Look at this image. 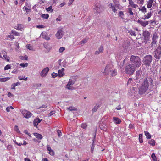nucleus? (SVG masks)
<instances>
[{
	"instance_id": "obj_1",
	"label": "nucleus",
	"mask_w": 161,
	"mask_h": 161,
	"mask_svg": "<svg viewBox=\"0 0 161 161\" xmlns=\"http://www.w3.org/2000/svg\"><path fill=\"white\" fill-rule=\"evenodd\" d=\"M150 82V86L149 88V90L150 91H152L154 89V83L153 80L151 78H150V80H148L147 78H145L143 80V82L142 84V86L145 87L147 89L149 86V82Z\"/></svg>"
},
{
	"instance_id": "obj_2",
	"label": "nucleus",
	"mask_w": 161,
	"mask_h": 161,
	"mask_svg": "<svg viewBox=\"0 0 161 161\" xmlns=\"http://www.w3.org/2000/svg\"><path fill=\"white\" fill-rule=\"evenodd\" d=\"M130 61L136 67H139L141 64V59L138 56L131 55L130 58Z\"/></svg>"
},
{
	"instance_id": "obj_3",
	"label": "nucleus",
	"mask_w": 161,
	"mask_h": 161,
	"mask_svg": "<svg viewBox=\"0 0 161 161\" xmlns=\"http://www.w3.org/2000/svg\"><path fill=\"white\" fill-rule=\"evenodd\" d=\"M136 67L132 64H127L125 67V73L128 75L133 74L136 69Z\"/></svg>"
},
{
	"instance_id": "obj_4",
	"label": "nucleus",
	"mask_w": 161,
	"mask_h": 161,
	"mask_svg": "<svg viewBox=\"0 0 161 161\" xmlns=\"http://www.w3.org/2000/svg\"><path fill=\"white\" fill-rule=\"evenodd\" d=\"M76 81V77L75 76H73L71 77L69 79L68 84L65 86V88L66 89L69 90H72L73 89V87L71 86L74 85Z\"/></svg>"
},
{
	"instance_id": "obj_5",
	"label": "nucleus",
	"mask_w": 161,
	"mask_h": 161,
	"mask_svg": "<svg viewBox=\"0 0 161 161\" xmlns=\"http://www.w3.org/2000/svg\"><path fill=\"white\" fill-rule=\"evenodd\" d=\"M153 60L152 56L149 55L145 56L143 60V64L146 66L149 67Z\"/></svg>"
},
{
	"instance_id": "obj_6",
	"label": "nucleus",
	"mask_w": 161,
	"mask_h": 161,
	"mask_svg": "<svg viewBox=\"0 0 161 161\" xmlns=\"http://www.w3.org/2000/svg\"><path fill=\"white\" fill-rule=\"evenodd\" d=\"M154 57L158 61L161 58V47L159 45L153 52Z\"/></svg>"
},
{
	"instance_id": "obj_7",
	"label": "nucleus",
	"mask_w": 161,
	"mask_h": 161,
	"mask_svg": "<svg viewBox=\"0 0 161 161\" xmlns=\"http://www.w3.org/2000/svg\"><path fill=\"white\" fill-rule=\"evenodd\" d=\"M158 37L157 33L156 32H155L153 35L152 38V41L151 43V47H155L157 41V39Z\"/></svg>"
},
{
	"instance_id": "obj_8",
	"label": "nucleus",
	"mask_w": 161,
	"mask_h": 161,
	"mask_svg": "<svg viewBox=\"0 0 161 161\" xmlns=\"http://www.w3.org/2000/svg\"><path fill=\"white\" fill-rule=\"evenodd\" d=\"M150 35V33L148 31L146 30L143 31L142 36H143L144 41L146 43H147L149 40Z\"/></svg>"
},
{
	"instance_id": "obj_9",
	"label": "nucleus",
	"mask_w": 161,
	"mask_h": 161,
	"mask_svg": "<svg viewBox=\"0 0 161 161\" xmlns=\"http://www.w3.org/2000/svg\"><path fill=\"white\" fill-rule=\"evenodd\" d=\"M103 8L100 4L97 3L95 5L94 12L97 14H100V13L103 11Z\"/></svg>"
},
{
	"instance_id": "obj_10",
	"label": "nucleus",
	"mask_w": 161,
	"mask_h": 161,
	"mask_svg": "<svg viewBox=\"0 0 161 161\" xmlns=\"http://www.w3.org/2000/svg\"><path fill=\"white\" fill-rule=\"evenodd\" d=\"M58 31L55 34V36L57 39H60L64 35V31L62 29L59 28L58 29Z\"/></svg>"
},
{
	"instance_id": "obj_11",
	"label": "nucleus",
	"mask_w": 161,
	"mask_h": 161,
	"mask_svg": "<svg viewBox=\"0 0 161 161\" xmlns=\"http://www.w3.org/2000/svg\"><path fill=\"white\" fill-rule=\"evenodd\" d=\"M21 113L24 117L27 119H28L31 117L32 114L29 111L25 109L21 110Z\"/></svg>"
},
{
	"instance_id": "obj_12",
	"label": "nucleus",
	"mask_w": 161,
	"mask_h": 161,
	"mask_svg": "<svg viewBox=\"0 0 161 161\" xmlns=\"http://www.w3.org/2000/svg\"><path fill=\"white\" fill-rule=\"evenodd\" d=\"M49 70V69L48 67L44 68L40 73L41 76L42 77H45L47 75Z\"/></svg>"
},
{
	"instance_id": "obj_13",
	"label": "nucleus",
	"mask_w": 161,
	"mask_h": 161,
	"mask_svg": "<svg viewBox=\"0 0 161 161\" xmlns=\"http://www.w3.org/2000/svg\"><path fill=\"white\" fill-rule=\"evenodd\" d=\"M111 65L110 64L107 65L106 66L104 70V74L105 75H108L109 74V72H110Z\"/></svg>"
},
{
	"instance_id": "obj_14",
	"label": "nucleus",
	"mask_w": 161,
	"mask_h": 161,
	"mask_svg": "<svg viewBox=\"0 0 161 161\" xmlns=\"http://www.w3.org/2000/svg\"><path fill=\"white\" fill-rule=\"evenodd\" d=\"M147 89H148L145 87L141 85L139 88V94L140 95L144 94Z\"/></svg>"
},
{
	"instance_id": "obj_15",
	"label": "nucleus",
	"mask_w": 161,
	"mask_h": 161,
	"mask_svg": "<svg viewBox=\"0 0 161 161\" xmlns=\"http://www.w3.org/2000/svg\"><path fill=\"white\" fill-rule=\"evenodd\" d=\"M137 22L143 27H146L149 24L148 22L147 21H142L138 19Z\"/></svg>"
},
{
	"instance_id": "obj_16",
	"label": "nucleus",
	"mask_w": 161,
	"mask_h": 161,
	"mask_svg": "<svg viewBox=\"0 0 161 161\" xmlns=\"http://www.w3.org/2000/svg\"><path fill=\"white\" fill-rule=\"evenodd\" d=\"M98 50L96 51L95 52V54L96 55L99 54L103 53V46H101L98 48Z\"/></svg>"
},
{
	"instance_id": "obj_17",
	"label": "nucleus",
	"mask_w": 161,
	"mask_h": 161,
	"mask_svg": "<svg viewBox=\"0 0 161 161\" xmlns=\"http://www.w3.org/2000/svg\"><path fill=\"white\" fill-rule=\"evenodd\" d=\"M41 36H42V37L47 40H48L50 39V37L47 35V34L45 32H42Z\"/></svg>"
},
{
	"instance_id": "obj_18",
	"label": "nucleus",
	"mask_w": 161,
	"mask_h": 161,
	"mask_svg": "<svg viewBox=\"0 0 161 161\" xmlns=\"http://www.w3.org/2000/svg\"><path fill=\"white\" fill-rule=\"evenodd\" d=\"M113 119V122L116 124H119L121 122V120L117 117H114Z\"/></svg>"
},
{
	"instance_id": "obj_19",
	"label": "nucleus",
	"mask_w": 161,
	"mask_h": 161,
	"mask_svg": "<svg viewBox=\"0 0 161 161\" xmlns=\"http://www.w3.org/2000/svg\"><path fill=\"white\" fill-rule=\"evenodd\" d=\"M129 5H130L131 7L133 8H136L138 6V5L134 4V2L132 1V0H130V1L129 2Z\"/></svg>"
},
{
	"instance_id": "obj_20",
	"label": "nucleus",
	"mask_w": 161,
	"mask_h": 161,
	"mask_svg": "<svg viewBox=\"0 0 161 161\" xmlns=\"http://www.w3.org/2000/svg\"><path fill=\"white\" fill-rule=\"evenodd\" d=\"M41 120L42 119H40L39 118H37L35 119L33 121L34 126L35 127L36 126L38 123H39Z\"/></svg>"
},
{
	"instance_id": "obj_21",
	"label": "nucleus",
	"mask_w": 161,
	"mask_h": 161,
	"mask_svg": "<svg viewBox=\"0 0 161 161\" xmlns=\"http://www.w3.org/2000/svg\"><path fill=\"white\" fill-rule=\"evenodd\" d=\"M64 69L63 68L61 69L58 70V74L59 77H61L63 75H64Z\"/></svg>"
},
{
	"instance_id": "obj_22",
	"label": "nucleus",
	"mask_w": 161,
	"mask_h": 161,
	"mask_svg": "<svg viewBox=\"0 0 161 161\" xmlns=\"http://www.w3.org/2000/svg\"><path fill=\"white\" fill-rule=\"evenodd\" d=\"M154 0H149L147 3V7L148 8H150L152 6Z\"/></svg>"
},
{
	"instance_id": "obj_23",
	"label": "nucleus",
	"mask_w": 161,
	"mask_h": 161,
	"mask_svg": "<svg viewBox=\"0 0 161 161\" xmlns=\"http://www.w3.org/2000/svg\"><path fill=\"white\" fill-rule=\"evenodd\" d=\"M20 84V83L19 82L12 84L11 85V89L14 90L15 89V87L18 85H19Z\"/></svg>"
},
{
	"instance_id": "obj_24",
	"label": "nucleus",
	"mask_w": 161,
	"mask_h": 161,
	"mask_svg": "<svg viewBox=\"0 0 161 161\" xmlns=\"http://www.w3.org/2000/svg\"><path fill=\"white\" fill-rule=\"evenodd\" d=\"M34 135L38 139H41L42 138V135L39 134L35 133L34 134Z\"/></svg>"
},
{
	"instance_id": "obj_25",
	"label": "nucleus",
	"mask_w": 161,
	"mask_h": 161,
	"mask_svg": "<svg viewBox=\"0 0 161 161\" xmlns=\"http://www.w3.org/2000/svg\"><path fill=\"white\" fill-rule=\"evenodd\" d=\"M148 143L149 144H150L152 146H154L155 145L156 142L154 140L152 139L149 141Z\"/></svg>"
},
{
	"instance_id": "obj_26",
	"label": "nucleus",
	"mask_w": 161,
	"mask_h": 161,
	"mask_svg": "<svg viewBox=\"0 0 161 161\" xmlns=\"http://www.w3.org/2000/svg\"><path fill=\"white\" fill-rule=\"evenodd\" d=\"M10 79V77H6L4 78H0V81L2 82H4L7 81Z\"/></svg>"
},
{
	"instance_id": "obj_27",
	"label": "nucleus",
	"mask_w": 161,
	"mask_h": 161,
	"mask_svg": "<svg viewBox=\"0 0 161 161\" xmlns=\"http://www.w3.org/2000/svg\"><path fill=\"white\" fill-rule=\"evenodd\" d=\"M111 75L112 76H114L116 75L117 74V71L115 70L110 71Z\"/></svg>"
},
{
	"instance_id": "obj_28",
	"label": "nucleus",
	"mask_w": 161,
	"mask_h": 161,
	"mask_svg": "<svg viewBox=\"0 0 161 161\" xmlns=\"http://www.w3.org/2000/svg\"><path fill=\"white\" fill-rule=\"evenodd\" d=\"M11 33L14 34V35L16 36H19L20 35V34L19 33H18L16 32L14 30H12L11 31Z\"/></svg>"
},
{
	"instance_id": "obj_29",
	"label": "nucleus",
	"mask_w": 161,
	"mask_h": 161,
	"mask_svg": "<svg viewBox=\"0 0 161 161\" xmlns=\"http://www.w3.org/2000/svg\"><path fill=\"white\" fill-rule=\"evenodd\" d=\"M99 107V105L98 104H96L92 110V112L93 113L95 112L98 108Z\"/></svg>"
},
{
	"instance_id": "obj_30",
	"label": "nucleus",
	"mask_w": 161,
	"mask_h": 161,
	"mask_svg": "<svg viewBox=\"0 0 161 161\" xmlns=\"http://www.w3.org/2000/svg\"><path fill=\"white\" fill-rule=\"evenodd\" d=\"M128 32L131 36H136V33L135 31L132 30L128 31Z\"/></svg>"
},
{
	"instance_id": "obj_31",
	"label": "nucleus",
	"mask_w": 161,
	"mask_h": 161,
	"mask_svg": "<svg viewBox=\"0 0 161 161\" xmlns=\"http://www.w3.org/2000/svg\"><path fill=\"white\" fill-rule=\"evenodd\" d=\"M119 15L121 19H124V14L123 11H119Z\"/></svg>"
},
{
	"instance_id": "obj_32",
	"label": "nucleus",
	"mask_w": 161,
	"mask_h": 161,
	"mask_svg": "<svg viewBox=\"0 0 161 161\" xmlns=\"http://www.w3.org/2000/svg\"><path fill=\"white\" fill-rule=\"evenodd\" d=\"M88 40V38H85L83 39L80 42V44L82 45V44H84L87 42V41Z\"/></svg>"
},
{
	"instance_id": "obj_33",
	"label": "nucleus",
	"mask_w": 161,
	"mask_h": 161,
	"mask_svg": "<svg viewBox=\"0 0 161 161\" xmlns=\"http://www.w3.org/2000/svg\"><path fill=\"white\" fill-rule=\"evenodd\" d=\"M127 12L130 15H132L134 14V13L132 12V9L131 8H128Z\"/></svg>"
},
{
	"instance_id": "obj_34",
	"label": "nucleus",
	"mask_w": 161,
	"mask_h": 161,
	"mask_svg": "<svg viewBox=\"0 0 161 161\" xmlns=\"http://www.w3.org/2000/svg\"><path fill=\"white\" fill-rule=\"evenodd\" d=\"M145 134L147 139H150L151 137V136L150 133L147 131H144Z\"/></svg>"
},
{
	"instance_id": "obj_35",
	"label": "nucleus",
	"mask_w": 161,
	"mask_h": 161,
	"mask_svg": "<svg viewBox=\"0 0 161 161\" xmlns=\"http://www.w3.org/2000/svg\"><path fill=\"white\" fill-rule=\"evenodd\" d=\"M3 57L4 58V59L7 61L9 62L10 61V57L7 56L6 54H4Z\"/></svg>"
},
{
	"instance_id": "obj_36",
	"label": "nucleus",
	"mask_w": 161,
	"mask_h": 161,
	"mask_svg": "<svg viewBox=\"0 0 161 161\" xmlns=\"http://www.w3.org/2000/svg\"><path fill=\"white\" fill-rule=\"evenodd\" d=\"M140 76V71H138L136 72V79L137 80L139 78Z\"/></svg>"
},
{
	"instance_id": "obj_37",
	"label": "nucleus",
	"mask_w": 161,
	"mask_h": 161,
	"mask_svg": "<svg viewBox=\"0 0 161 161\" xmlns=\"http://www.w3.org/2000/svg\"><path fill=\"white\" fill-rule=\"evenodd\" d=\"M139 142L140 143H142L143 142V140H142V134H140L139 135Z\"/></svg>"
},
{
	"instance_id": "obj_38",
	"label": "nucleus",
	"mask_w": 161,
	"mask_h": 161,
	"mask_svg": "<svg viewBox=\"0 0 161 161\" xmlns=\"http://www.w3.org/2000/svg\"><path fill=\"white\" fill-rule=\"evenodd\" d=\"M41 17L45 19H47L49 17V15L48 14H42Z\"/></svg>"
},
{
	"instance_id": "obj_39",
	"label": "nucleus",
	"mask_w": 161,
	"mask_h": 161,
	"mask_svg": "<svg viewBox=\"0 0 161 161\" xmlns=\"http://www.w3.org/2000/svg\"><path fill=\"white\" fill-rule=\"evenodd\" d=\"M95 144L94 143V142L93 141V143L92 145V147L91 149V152L92 153L93 152L94 149L95 147Z\"/></svg>"
},
{
	"instance_id": "obj_40",
	"label": "nucleus",
	"mask_w": 161,
	"mask_h": 161,
	"mask_svg": "<svg viewBox=\"0 0 161 161\" xmlns=\"http://www.w3.org/2000/svg\"><path fill=\"white\" fill-rule=\"evenodd\" d=\"M20 58L22 60H27L28 59V57L26 55L24 56H20Z\"/></svg>"
},
{
	"instance_id": "obj_41",
	"label": "nucleus",
	"mask_w": 161,
	"mask_h": 161,
	"mask_svg": "<svg viewBox=\"0 0 161 161\" xmlns=\"http://www.w3.org/2000/svg\"><path fill=\"white\" fill-rule=\"evenodd\" d=\"M139 10L141 11L142 12H146V8L144 6L142 8H140Z\"/></svg>"
},
{
	"instance_id": "obj_42",
	"label": "nucleus",
	"mask_w": 161,
	"mask_h": 161,
	"mask_svg": "<svg viewBox=\"0 0 161 161\" xmlns=\"http://www.w3.org/2000/svg\"><path fill=\"white\" fill-rule=\"evenodd\" d=\"M151 158L153 161H156V157L154 153L152 154L151 155Z\"/></svg>"
},
{
	"instance_id": "obj_43",
	"label": "nucleus",
	"mask_w": 161,
	"mask_h": 161,
	"mask_svg": "<svg viewBox=\"0 0 161 161\" xmlns=\"http://www.w3.org/2000/svg\"><path fill=\"white\" fill-rule=\"evenodd\" d=\"M11 68V66L10 65L8 64L6 65L4 68V70H6L8 69H10Z\"/></svg>"
},
{
	"instance_id": "obj_44",
	"label": "nucleus",
	"mask_w": 161,
	"mask_h": 161,
	"mask_svg": "<svg viewBox=\"0 0 161 161\" xmlns=\"http://www.w3.org/2000/svg\"><path fill=\"white\" fill-rule=\"evenodd\" d=\"M52 6H50L48 8H46V9L47 11H50L51 12H53V10L52 9Z\"/></svg>"
},
{
	"instance_id": "obj_45",
	"label": "nucleus",
	"mask_w": 161,
	"mask_h": 161,
	"mask_svg": "<svg viewBox=\"0 0 161 161\" xmlns=\"http://www.w3.org/2000/svg\"><path fill=\"white\" fill-rule=\"evenodd\" d=\"M41 84H35L33 85V87L35 88H37L41 87Z\"/></svg>"
},
{
	"instance_id": "obj_46",
	"label": "nucleus",
	"mask_w": 161,
	"mask_h": 161,
	"mask_svg": "<svg viewBox=\"0 0 161 161\" xmlns=\"http://www.w3.org/2000/svg\"><path fill=\"white\" fill-rule=\"evenodd\" d=\"M20 65L23 67H26L28 65V64L27 63H21L20 64Z\"/></svg>"
},
{
	"instance_id": "obj_47",
	"label": "nucleus",
	"mask_w": 161,
	"mask_h": 161,
	"mask_svg": "<svg viewBox=\"0 0 161 161\" xmlns=\"http://www.w3.org/2000/svg\"><path fill=\"white\" fill-rule=\"evenodd\" d=\"M22 25L21 24H18L17 28H15L16 29L18 30H21L22 29Z\"/></svg>"
},
{
	"instance_id": "obj_48",
	"label": "nucleus",
	"mask_w": 161,
	"mask_h": 161,
	"mask_svg": "<svg viewBox=\"0 0 161 161\" xmlns=\"http://www.w3.org/2000/svg\"><path fill=\"white\" fill-rule=\"evenodd\" d=\"M43 46L46 49H48V43L45 42L43 44Z\"/></svg>"
},
{
	"instance_id": "obj_49",
	"label": "nucleus",
	"mask_w": 161,
	"mask_h": 161,
	"mask_svg": "<svg viewBox=\"0 0 161 161\" xmlns=\"http://www.w3.org/2000/svg\"><path fill=\"white\" fill-rule=\"evenodd\" d=\"M58 75V74L55 73L54 72H53L52 73L51 76L53 78H54L56 77Z\"/></svg>"
},
{
	"instance_id": "obj_50",
	"label": "nucleus",
	"mask_w": 161,
	"mask_h": 161,
	"mask_svg": "<svg viewBox=\"0 0 161 161\" xmlns=\"http://www.w3.org/2000/svg\"><path fill=\"white\" fill-rule=\"evenodd\" d=\"M132 82H133L132 79V78H130L128 80L127 84L128 85L131 83Z\"/></svg>"
},
{
	"instance_id": "obj_51",
	"label": "nucleus",
	"mask_w": 161,
	"mask_h": 161,
	"mask_svg": "<svg viewBox=\"0 0 161 161\" xmlns=\"http://www.w3.org/2000/svg\"><path fill=\"white\" fill-rule=\"evenodd\" d=\"M65 50V48L64 47H61L60 48L59 51L60 53H62Z\"/></svg>"
},
{
	"instance_id": "obj_52",
	"label": "nucleus",
	"mask_w": 161,
	"mask_h": 161,
	"mask_svg": "<svg viewBox=\"0 0 161 161\" xmlns=\"http://www.w3.org/2000/svg\"><path fill=\"white\" fill-rule=\"evenodd\" d=\"M112 10V11L116 13V12L117 10L116 9H115V7H114V5L113 6L110 8Z\"/></svg>"
},
{
	"instance_id": "obj_53",
	"label": "nucleus",
	"mask_w": 161,
	"mask_h": 161,
	"mask_svg": "<svg viewBox=\"0 0 161 161\" xmlns=\"http://www.w3.org/2000/svg\"><path fill=\"white\" fill-rule=\"evenodd\" d=\"M49 153L51 155L53 156L54 154V151L52 149L49 151Z\"/></svg>"
},
{
	"instance_id": "obj_54",
	"label": "nucleus",
	"mask_w": 161,
	"mask_h": 161,
	"mask_svg": "<svg viewBox=\"0 0 161 161\" xmlns=\"http://www.w3.org/2000/svg\"><path fill=\"white\" fill-rule=\"evenodd\" d=\"M87 126L86 124L83 123L81 125V127L83 129H86Z\"/></svg>"
},
{
	"instance_id": "obj_55",
	"label": "nucleus",
	"mask_w": 161,
	"mask_h": 161,
	"mask_svg": "<svg viewBox=\"0 0 161 161\" xmlns=\"http://www.w3.org/2000/svg\"><path fill=\"white\" fill-rule=\"evenodd\" d=\"M144 2L143 0H137V3L138 4H143Z\"/></svg>"
},
{
	"instance_id": "obj_56",
	"label": "nucleus",
	"mask_w": 161,
	"mask_h": 161,
	"mask_svg": "<svg viewBox=\"0 0 161 161\" xmlns=\"http://www.w3.org/2000/svg\"><path fill=\"white\" fill-rule=\"evenodd\" d=\"M55 113V112L54 111H51L48 114V117L51 116L52 115H53V114H54Z\"/></svg>"
},
{
	"instance_id": "obj_57",
	"label": "nucleus",
	"mask_w": 161,
	"mask_h": 161,
	"mask_svg": "<svg viewBox=\"0 0 161 161\" xmlns=\"http://www.w3.org/2000/svg\"><path fill=\"white\" fill-rule=\"evenodd\" d=\"M36 27L37 28H43L45 27V26L42 25H38L36 26Z\"/></svg>"
},
{
	"instance_id": "obj_58",
	"label": "nucleus",
	"mask_w": 161,
	"mask_h": 161,
	"mask_svg": "<svg viewBox=\"0 0 161 161\" xmlns=\"http://www.w3.org/2000/svg\"><path fill=\"white\" fill-rule=\"evenodd\" d=\"M58 136L59 137H60L62 135V133L60 130H58L57 131Z\"/></svg>"
},
{
	"instance_id": "obj_59",
	"label": "nucleus",
	"mask_w": 161,
	"mask_h": 161,
	"mask_svg": "<svg viewBox=\"0 0 161 161\" xmlns=\"http://www.w3.org/2000/svg\"><path fill=\"white\" fill-rule=\"evenodd\" d=\"M148 18H149L152 16V12L151 11L149 12L147 15Z\"/></svg>"
},
{
	"instance_id": "obj_60",
	"label": "nucleus",
	"mask_w": 161,
	"mask_h": 161,
	"mask_svg": "<svg viewBox=\"0 0 161 161\" xmlns=\"http://www.w3.org/2000/svg\"><path fill=\"white\" fill-rule=\"evenodd\" d=\"M26 46L27 48L30 50H32L33 49L32 47L30 46L29 45H27Z\"/></svg>"
},
{
	"instance_id": "obj_61",
	"label": "nucleus",
	"mask_w": 161,
	"mask_h": 161,
	"mask_svg": "<svg viewBox=\"0 0 161 161\" xmlns=\"http://www.w3.org/2000/svg\"><path fill=\"white\" fill-rule=\"evenodd\" d=\"M121 107L120 105H119L115 109H117V110H120L121 109Z\"/></svg>"
},
{
	"instance_id": "obj_62",
	"label": "nucleus",
	"mask_w": 161,
	"mask_h": 161,
	"mask_svg": "<svg viewBox=\"0 0 161 161\" xmlns=\"http://www.w3.org/2000/svg\"><path fill=\"white\" fill-rule=\"evenodd\" d=\"M68 109L70 111H72V110H76V109L75 108H73L72 107H69L68 108Z\"/></svg>"
},
{
	"instance_id": "obj_63",
	"label": "nucleus",
	"mask_w": 161,
	"mask_h": 161,
	"mask_svg": "<svg viewBox=\"0 0 161 161\" xmlns=\"http://www.w3.org/2000/svg\"><path fill=\"white\" fill-rule=\"evenodd\" d=\"M8 37L10 38L11 39H13L14 38V37L12 35H8L7 37Z\"/></svg>"
},
{
	"instance_id": "obj_64",
	"label": "nucleus",
	"mask_w": 161,
	"mask_h": 161,
	"mask_svg": "<svg viewBox=\"0 0 161 161\" xmlns=\"http://www.w3.org/2000/svg\"><path fill=\"white\" fill-rule=\"evenodd\" d=\"M24 133L25 134L28 135L29 136H30V137L31 136V134L28 132L27 130H25Z\"/></svg>"
}]
</instances>
